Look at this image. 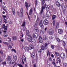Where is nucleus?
Wrapping results in <instances>:
<instances>
[{
	"label": "nucleus",
	"instance_id": "338daca9",
	"mask_svg": "<svg viewBox=\"0 0 67 67\" xmlns=\"http://www.w3.org/2000/svg\"><path fill=\"white\" fill-rule=\"evenodd\" d=\"M66 58H67V50H66Z\"/></svg>",
	"mask_w": 67,
	"mask_h": 67
},
{
	"label": "nucleus",
	"instance_id": "7c9ffc66",
	"mask_svg": "<svg viewBox=\"0 0 67 67\" xmlns=\"http://www.w3.org/2000/svg\"><path fill=\"white\" fill-rule=\"evenodd\" d=\"M31 56L32 57L34 58L35 57V53H32L31 54Z\"/></svg>",
	"mask_w": 67,
	"mask_h": 67
},
{
	"label": "nucleus",
	"instance_id": "f257e3e1",
	"mask_svg": "<svg viewBox=\"0 0 67 67\" xmlns=\"http://www.w3.org/2000/svg\"><path fill=\"white\" fill-rule=\"evenodd\" d=\"M45 1H49V0H42V3L41 4L42 7L41 8V11L40 12V13L39 14L40 15H41V14H42L43 10L44 9H45V8H46V7L47 6L46 4H45L43 6V5H44V3H45Z\"/></svg>",
	"mask_w": 67,
	"mask_h": 67
},
{
	"label": "nucleus",
	"instance_id": "ddd939ff",
	"mask_svg": "<svg viewBox=\"0 0 67 67\" xmlns=\"http://www.w3.org/2000/svg\"><path fill=\"white\" fill-rule=\"evenodd\" d=\"M50 15H51L50 13L49 12H47L46 15V16L47 18H48Z\"/></svg>",
	"mask_w": 67,
	"mask_h": 67
},
{
	"label": "nucleus",
	"instance_id": "a19ab883",
	"mask_svg": "<svg viewBox=\"0 0 67 67\" xmlns=\"http://www.w3.org/2000/svg\"><path fill=\"white\" fill-rule=\"evenodd\" d=\"M4 37H7L8 36V35L7 34H5L4 35Z\"/></svg>",
	"mask_w": 67,
	"mask_h": 67
},
{
	"label": "nucleus",
	"instance_id": "a211bd4d",
	"mask_svg": "<svg viewBox=\"0 0 67 67\" xmlns=\"http://www.w3.org/2000/svg\"><path fill=\"white\" fill-rule=\"evenodd\" d=\"M24 49L26 51H29V50L30 49V48L27 47H26Z\"/></svg>",
	"mask_w": 67,
	"mask_h": 67
},
{
	"label": "nucleus",
	"instance_id": "c85d7f7f",
	"mask_svg": "<svg viewBox=\"0 0 67 67\" xmlns=\"http://www.w3.org/2000/svg\"><path fill=\"white\" fill-rule=\"evenodd\" d=\"M63 46H64V48H65V45H66V43L65 41H63Z\"/></svg>",
	"mask_w": 67,
	"mask_h": 67
},
{
	"label": "nucleus",
	"instance_id": "37998d69",
	"mask_svg": "<svg viewBox=\"0 0 67 67\" xmlns=\"http://www.w3.org/2000/svg\"><path fill=\"white\" fill-rule=\"evenodd\" d=\"M2 64H3V65H6V62H2Z\"/></svg>",
	"mask_w": 67,
	"mask_h": 67
},
{
	"label": "nucleus",
	"instance_id": "6ab92c4d",
	"mask_svg": "<svg viewBox=\"0 0 67 67\" xmlns=\"http://www.w3.org/2000/svg\"><path fill=\"white\" fill-rule=\"evenodd\" d=\"M39 25L41 27H42L43 26V21H40L39 23Z\"/></svg>",
	"mask_w": 67,
	"mask_h": 67
},
{
	"label": "nucleus",
	"instance_id": "bb28decb",
	"mask_svg": "<svg viewBox=\"0 0 67 67\" xmlns=\"http://www.w3.org/2000/svg\"><path fill=\"white\" fill-rule=\"evenodd\" d=\"M55 26L56 28L57 29H58V27H59V23H57Z\"/></svg>",
	"mask_w": 67,
	"mask_h": 67
},
{
	"label": "nucleus",
	"instance_id": "6e6552de",
	"mask_svg": "<svg viewBox=\"0 0 67 67\" xmlns=\"http://www.w3.org/2000/svg\"><path fill=\"white\" fill-rule=\"evenodd\" d=\"M58 33L59 34H62L63 33V30L62 29H59L58 30Z\"/></svg>",
	"mask_w": 67,
	"mask_h": 67
},
{
	"label": "nucleus",
	"instance_id": "680f3d73",
	"mask_svg": "<svg viewBox=\"0 0 67 67\" xmlns=\"http://www.w3.org/2000/svg\"><path fill=\"white\" fill-rule=\"evenodd\" d=\"M3 43L4 44H8V43L7 42H3Z\"/></svg>",
	"mask_w": 67,
	"mask_h": 67
},
{
	"label": "nucleus",
	"instance_id": "58836bf2",
	"mask_svg": "<svg viewBox=\"0 0 67 67\" xmlns=\"http://www.w3.org/2000/svg\"><path fill=\"white\" fill-rule=\"evenodd\" d=\"M53 26H55V21L54 20L53 21Z\"/></svg>",
	"mask_w": 67,
	"mask_h": 67
},
{
	"label": "nucleus",
	"instance_id": "b1692460",
	"mask_svg": "<svg viewBox=\"0 0 67 67\" xmlns=\"http://www.w3.org/2000/svg\"><path fill=\"white\" fill-rule=\"evenodd\" d=\"M12 39L14 41L15 40H17V38L15 36H13L12 37Z\"/></svg>",
	"mask_w": 67,
	"mask_h": 67
},
{
	"label": "nucleus",
	"instance_id": "20e7f679",
	"mask_svg": "<svg viewBox=\"0 0 67 67\" xmlns=\"http://www.w3.org/2000/svg\"><path fill=\"white\" fill-rule=\"evenodd\" d=\"M62 59H64L66 58V54L65 53H64L63 52L60 55Z\"/></svg>",
	"mask_w": 67,
	"mask_h": 67
},
{
	"label": "nucleus",
	"instance_id": "ea45409f",
	"mask_svg": "<svg viewBox=\"0 0 67 67\" xmlns=\"http://www.w3.org/2000/svg\"><path fill=\"white\" fill-rule=\"evenodd\" d=\"M10 63H12V64H14V60H12L10 61Z\"/></svg>",
	"mask_w": 67,
	"mask_h": 67
},
{
	"label": "nucleus",
	"instance_id": "13d9d810",
	"mask_svg": "<svg viewBox=\"0 0 67 67\" xmlns=\"http://www.w3.org/2000/svg\"><path fill=\"white\" fill-rule=\"evenodd\" d=\"M58 61L60 64V63H61V60H60V59L59 60H58Z\"/></svg>",
	"mask_w": 67,
	"mask_h": 67
},
{
	"label": "nucleus",
	"instance_id": "412c9836",
	"mask_svg": "<svg viewBox=\"0 0 67 67\" xmlns=\"http://www.w3.org/2000/svg\"><path fill=\"white\" fill-rule=\"evenodd\" d=\"M55 18H57L56 15H53L52 16V20H54L55 19Z\"/></svg>",
	"mask_w": 67,
	"mask_h": 67
},
{
	"label": "nucleus",
	"instance_id": "3c124183",
	"mask_svg": "<svg viewBox=\"0 0 67 67\" xmlns=\"http://www.w3.org/2000/svg\"><path fill=\"white\" fill-rule=\"evenodd\" d=\"M8 48H12V46L11 45H9L8 46Z\"/></svg>",
	"mask_w": 67,
	"mask_h": 67
},
{
	"label": "nucleus",
	"instance_id": "cd10ccee",
	"mask_svg": "<svg viewBox=\"0 0 67 67\" xmlns=\"http://www.w3.org/2000/svg\"><path fill=\"white\" fill-rule=\"evenodd\" d=\"M31 42L32 43H35L36 42V40L35 39H34L33 40H31Z\"/></svg>",
	"mask_w": 67,
	"mask_h": 67
},
{
	"label": "nucleus",
	"instance_id": "de8ad7c7",
	"mask_svg": "<svg viewBox=\"0 0 67 67\" xmlns=\"http://www.w3.org/2000/svg\"><path fill=\"white\" fill-rule=\"evenodd\" d=\"M4 22H5V23H7V19H5V18H4Z\"/></svg>",
	"mask_w": 67,
	"mask_h": 67
},
{
	"label": "nucleus",
	"instance_id": "603ef678",
	"mask_svg": "<svg viewBox=\"0 0 67 67\" xmlns=\"http://www.w3.org/2000/svg\"><path fill=\"white\" fill-rule=\"evenodd\" d=\"M41 32H42L43 34H44V31H43V30H41Z\"/></svg>",
	"mask_w": 67,
	"mask_h": 67
},
{
	"label": "nucleus",
	"instance_id": "f704fd0d",
	"mask_svg": "<svg viewBox=\"0 0 67 67\" xmlns=\"http://www.w3.org/2000/svg\"><path fill=\"white\" fill-rule=\"evenodd\" d=\"M20 15L21 18H22L23 17V13H20Z\"/></svg>",
	"mask_w": 67,
	"mask_h": 67
},
{
	"label": "nucleus",
	"instance_id": "09e8293b",
	"mask_svg": "<svg viewBox=\"0 0 67 67\" xmlns=\"http://www.w3.org/2000/svg\"><path fill=\"white\" fill-rule=\"evenodd\" d=\"M52 64H53V65H54V66H55H55H56V63L55 62H52Z\"/></svg>",
	"mask_w": 67,
	"mask_h": 67
},
{
	"label": "nucleus",
	"instance_id": "39448f33",
	"mask_svg": "<svg viewBox=\"0 0 67 67\" xmlns=\"http://www.w3.org/2000/svg\"><path fill=\"white\" fill-rule=\"evenodd\" d=\"M48 33L50 35H53L54 34V30L51 29L49 30Z\"/></svg>",
	"mask_w": 67,
	"mask_h": 67
},
{
	"label": "nucleus",
	"instance_id": "473e14b6",
	"mask_svg": "<svg viewBox=\"0 0 67 67\" xmlns=\"http://www.w3.org/2000/svg\"><path fill=\"white\" fill-rule=\"evenodd\" d=\"M47 39V37L45 35L43 36V39L44 40H46Z\"/></svg>",
	"mask_w": 67,
	"mask_h": 67
},
{
	"label": "nucleus",
	"instance_id": "4c0bfd02",
	"mask_svg": "<svg viewBox=\"0 0 67 67\" xmlns=\"http://www.w3.org/2000/svg\"><path fill=\"white\" fill-rule=\"evenodd\" d=\"M48 59L50 61H52V57H49V58H48Z\"/></svg>",
	"mask_w": 67,
	"mask_h": 67
},
{
	"label": "nucleus",
	"instance_id": "f03ea898",
	"mask_svg": "<svg viewBox=\"0 0 67 67\" xmlns=\"http://www.w3.org/2000/svg\"><path fill=\"white\" fill-rule=\"evenodd\" d=\"M47 45H48V44L47 43H45L44 44H43L41 47V49H38V53L40 52L41 53L42 51H44L45 49H46L47 48Z\"/></svg>",
	"mask_w": 67,
	"mask_h": 67
},
{
	"label": "nucleus",
	"instance_id": "6e6d98bb",
	"mask_svg": "<svg viewBox=\"0 0 67 67\" xmlns=\"http://www.w3.org/2000/svg\"><path fill=\"white\" fill-rule=\"evenodd\" d=\"M0 53L1 54H3V52L2 51H0Z\"/></svg>",
	"mask_w": 67,
	"mask_h": 67
},
{
	"label": "nucleus",
	"instance_id": "e2e57ef3",
	"mask_svg": "<svg viewBox=\"0 0 67 67\" xmlns=\"http://www.w3.org/2000/svg\"><path fill=\"white\" fill-rule=\"evenodd\" d=\"M0 22H2V18H0Z\"/></svg>",
	"mask_w": 67,
	"mask_h": 67
},
{
	"label": "nucleus",
	"instance_id": "4d7b16f0",
	"mask_svg": "<svg viewBox=\"0 0 67 67\" xmlns=\"http://www.w3.org/2000/svg\"><path fill=\"white\" fill-rule=\"evenodd\" d=\"M21 59L23 64H24V62L23 60V59H22V58Z\"/></svg>",
	"mask_w": 67,
	"mask_h": 67
},
{
	"label": "nucleus",
	"instance_id": "393cba45",
	"mask_svg": "<svg viewBox=\"0 0 67 67\" xmlns=\"http://www.w3.org/2000/svg\"><path fill=\"white\" fill-rule=\"evenodd\" d=\"M49 9H50V6H48L46 8V11H49Z\"/></svg>",
	"mask_w": 67,
	"mask_h": 67
},
{
	"label": "nucleus",
	"instance_id": "2eb2a0df",
	"mask_svg": "<svg viewBox=\"0 0 67 67\" xmlns=\"http://www.w3.org/2000/svg\"><path fill=\"white\" fill-rule=\"evenodd\" d=\"M34 31L36 32H38L39 31V29L38 27H36L34 29Z\"/></svg>",
	"mask_w": 67,
	"mask_h": 67
},
{
	"label": "nucleus",
	"instance_id": "2f4dec72",
	"mask_svg": "<svg viewBox=\"0 0 67 67\" xmlns=\"http://www.w3.org/2000/svg\"><path fill=\"white\" fill-rule=\"evenodd\" d=\"M25 21H24L23 23L22 24L21 26L23 27L24 26H25Z\"/></svg>",
	"mask_w": 67,
	"mask_h": 67
},
{
	"label": "nucleus",
	"instance_id": "aec40b11",
	"mask_svg": "<svg viewBox=\"0 0 67 67\" xmlns=\"http://www.w3.org/2000/svg\"><path fill=\"white\" fill-rule=\"evenodd\" d=\"M12 10L14 15H15V9H14V8H13L12 9Z\"/></svg>",
	"mask_w": 67,
	"mask_h": 67
},
{
	"label": "nucleus",
	"instance_id": "49530a36",
	"mask_svg": "<svg viewBox=\"0 0 67 67\" xmlns=\"http://www.w3.org/2000/svg\"><path fill=\"white\" fill-rule=\"evenodd\" d=\"M51 47L52 48V49H54V46L53 45H51Z\"/></svg>",
	"mask_w": 67,
	"mask_h": 67
},
{
	"label": "nucleus",
	"instance_id": "423d86ee",
	"mask_svg": "<svg viewBox=\"0 0 67 67\" xmlns=\"http://www.w3.org/2000/svg\"><path fill=\"white\" fill-rule=\"evenodd\" d=\"M43 24L45 25H47L48 24V21L47 19H45L43 21Z\"/></svg>",
	"mask_w": 67,
	"mask_h": 67
},
{
	"label": "nucleus",
	"instance_id": "0eeeda50",
	"mask_svg": "<svg viewBox=\"0 0 67 67\" xmlns=\"http://www.w3.org/2000/svg\"><path fill=\"white\" fill-rule=\"evenodd\" d=\"M7 61H8V62H9V61H10L11 60L12 57L8 55H7Z\"/></svg>",
	"mask_w": 67,
	"mask_h": 67
},
{
	"label": "nucleus",
	"instance_id": "c9c22d12",
	"mask_svg": "<svg viewBox=\"0 0 67 67\" xmlns=\"http://www.w3.org/2000/svg\"><path fill=\"white\" fill-rule=\"evenodd\" d=\"M23 8H21V9L20 10V13H23Z\"/></svg>",
	"mask_w": 67,
	"mask_h": 67
},
{
	"label": "nucleus",
	"instance_id": "e433bc0d",
	"mask_svg": "<svg viewBox=\"0 0 67 67\" xmlns=\"http://www.w3.org/2000/svg\"><path fill=\"white\" fill-rule=\"evenodd\" d=\"M26 28V27H23V31L24 32H25V31H26V30L25 29Z\"/></svg>",
	"mask_w": 67,
	"mask_h": 67
},
{
	"label": "nucleus",
	"instance_id": "4468645a",
	"mask_svg": "<svg viewBox=\"0 0 67 67\" xmlns=\"http://www.w3.org/2000/svg\"><path fill=\"white\" fill-rule=\"evenodd\" d=\"M56 4L57 5L58 7H60V4L58 1L56 2Z\"/></svg>",
	"mask_w": 67,
	"mask_h": 67
},
{
	"label": "nucleus",
	"instance_id": "9d476101",
	"mask_svg": "<svg viewBox=\"0 0 67 67\" xmlns=\"http://www.w3.org/2000/svg\"><path fill=\"white\" fill-rule=\"evenodd\" d=\"M28 40L29 42H31L32 41V36L30 35H29L28 36Z\"/></svg>",
	"mask_w": 67,
	"mask_h": 67
},
{
	"label": "nucleus",
	"instance_id": "5fc2aeb1",
	"mask_svg": "<svg viewBox=\"0 0 67 67\" xmlns=\"http://www.w3.org/2000/svg\"><path fill=\"white\" fill-rule=\"evenodd\" d=\"M3 10H4V11H5V12H6V13H7V12H8L7 10L5 9L4 8H3Z\"/></svg>",
	"mask_w": 67,
	"mask_h": 67
},
{
	"label": "nucleus",
	"instance_id": "8fccbe9b",
	"mask_svg": "<svg viewBox=\"0 0 67 67\" xmlns=\"http://www.w3.org/2000/svg\"><path fill=\"white\" fill-rule=\"evenodd\" d=\"M3 18L4 19H5L4 18H6V16L5 15H3Z\"/></svg>",
	"mask_w": 67,
	"mask_h": 67
},
{
	"label": "nucleus",
	"instance_id": "7ed1b4c3",
	"mask_svg": "<svg viewBox=\"0 0 67 67\" xmlns=\"http://www.w3.org/2000/svg\"><path fill=\"white\" fill-rule=\"evenodd\" d=\"M61 8L63 11V12L65 13V10H66V8L65 6V5L63 4L62 5Z\"/></svg>",
	"mask_w": 67,
	"mask_h": 67
},
{
	"label": "nucleus",
	"instance_id": "72a5a7b5",
	"mask_svg": "<svg viewBox=\"0 0 67 67\" xmlns=\"http://www.w3.org/2000/svg\"><path fill=\"white\" fill-rule=\"evenodd\" d=\"M30 33V32H29V30H27L26 31V35H28Z\"/></svg>",
	"mask_w": 67,
	"mask_h": 67
},
{
	"label": "nucleus",
	"instance_id": "774afa93",
	"mask_svg": "<svg viewBox=\"0 0 67 67\" xmlns=\"http://www.w3.org/2000/svg\"><path fill=\"white\" fill-rule=\"evenodd\" d=\"M21 42H23V41H24V39H21Z\"/></svg>",
	"mask_w": 67,
	"mask_h": 67
},
{
	"label": "nucleus",
	"instance_id": "052dcab7",
	"mask_svg": "<svg viewBox=\"0 0 67 67\" xmlns=\"http://www.w3.org/2000/svg\"><path fill=\"white\" fill-rule=\"evenodd\" d=\"M20 32H21V29H19L18 30Z\"/></svg>",
	"mask_w": 67,
	"mask_h": 67
},
{
	"label": "nucleus",
	"instance_id": "69168bd1",
	"mask_svg": "<svg viewBox=\"0 0 67 67\" xmlns=\"http://www.w3.org/2000/svg\"><path fill=\"white\" fill-rule=\"evenodd\" d=\"M0 62L1 63H2V60H1V59L0 58Z\"/></svg>",
	"mask_w": 67,
	"mask_h": 67
},
{
	"label": "nucleus",
	"instance_id": "1a4fd4ad",
	"mask_svg": "<svg viewBox=\"0 0 67 67\" xmlns=\"http://www.w3.org/2000/svg\"><path fill=\"white\" fill-rule=\"evenodd\" d=\"M33 37H34L35 38H37V37L38 36V34L35 33V34H33Z\"/></svg>",
	"mask_w": 67,
	"mask_h": 67
},
{
	"label": "nucleus",
	"instance_id": "5701e85b",
	"mask_svg": "<svg viewBox=\"0 0 67 67\" xmlns=\"http://www.w3.org/2000/svg\"><path fill=\"white\" fill-rule=\"evenodd\" d=\"M13 58L15 60H16V59H17V56L15 55H14L13 56Z\"/></svg>",
	"mask_w": 67,
	"mask_h": 67
},
{
	"label": "nucleus",
	"instance_id": "f3484780",
	"mask_svg": "<svg viewBox=\"0 0 67 67\" xmlns=\"http://www.w3.org/2000/svg\"><path fill=\"white\" fill-rule=\"evenodd\" d=\"M33 13V9H31L30 10L29 12V15H32V14Z\"/></svg>",
	"mask_w": 67,
	"mask_h": 67
},
{
	"label": "nucleus",
	"instance_id": "c03bdc74",
	"mask_svg": "<svg viewBox=\"0 0 67 67\" xmlns=\"http://www.w3.org/2000/svg\"><path fill=\"white\" fill-rule=\"evenodd\" d=\"M56 39L58 42H60V39L58 38H57Z\"/></svg>",
	"mask_w": 67,
	"mask_h": 67
},
{
	"label": "nucleus",
	"instance_id": "f8f14e48",
	"mask_svg": "<svg viewBox=\"0 0 67 67\" xmlns=\"http://www.w3.org/2000/svg\"><path fill=\"white\" fill-rule=\"evenodd\" d=\"M29 48V49H33L34 48V47L33 45L30 44Z\"/></svg>",
	"mask_w": 67,
	"mask_h": 67
},
{
	"label": "nucleus",
	"instance_id": "79ce46f5",
	"mask_svg": "<svg viewBox=\"0 0 67 67\" xmlns=\"http://www.w3.org/2000/svg\"><path fill=\"white\" fill-rule=\"evenodd\" d=\"M55 53L56 55H57V56H59V53H57L55 52Z\"/></svg>",
	"mask_w": 67,
	"mask_h": 67
},
{
	"label": "nucleus",
	"instance_id": "4be33fe9",
	"mask_svg": "<svg viewBox=\"0 0 67 67\" xmlns=\"http://www.w3.org/2000/svg\"><path fill=\"white\" fill-rule=\"evenodd\" d=\"M25 6L26 7V8H27V7H30V5H29V6L28 5V4H27V2H25Z\"/></svg>",
	"mask_w": 67,
	"mask_h": 67
},
{
	"label": "nucleus",
	"instance_id": "c756f323",
	"mask_svg": "<svg viewBox=\"0 0 67 67\" xmlns=\"http://www.w3.org/2000/svg\"><path fill=\"white\" fill-rule=\"evenodd\" d=\"M23 58L24 59V61H25V62H26V58H25V56H24V55H23Z\"/></svg>",
	"mask_w": 67,
	"mask_h": 67
},
{
	"label": "nucleus",
	"instance_id": "dca6fc26",
	"mask_svg": "<svg viewBox=\"0 0 67 67\" xmlns=\"http://www.w3.org/2000/svg\"><path fill=\"white\" fill-rule=\"evenodd\" d=\"M39 40L40 42V43H42L43 41L42 40V38L41 36H40L39 38Z\"/></svg>",
	"mask_w": 67,
	"mask_h": 67
},
{
	"label": "nucleus",
	"instance_id": "a878e982",
	"mask_svg": "<svg viewBox=\"0 0 67 67\" xmlns=\"http://www.w3.org/2000/svg\"><path fill=\"white\" fill-rule=\"evenodd\" d=\"M63 67H67V63H64L63 64Z\"/></svg>",
	"mask_w": 67,
	"mask_h": 67
},
{
	"label": "nucleus",
	"instance_id": "0e129e2a",
	"mask_svg": "<svg viewBox=\"0 0 67 67\" xmlns=\"http://www.w3.org/2000/svg\"><path fill=\"white\" fill-rule=\"evenodd\" d=\"M51 56V57H54V55H53V54H52Z\"/></svg>",
	"mask_w": 67,
	"mask_h": 67
},
{
	"label": "nucleus",
	"instance_id": "bf43d9fd",
	"mask_svg": "<svg viewBox=\"0 0 67 67\" xmlns=\"http://www.w3.org/2000/svg\"><path fill=\"white\" fill-rule=\"evenodd\" d=\"M47 28L46 27L44 29V31H46V30H47Z\"/></svg>",
	"mask_w": 67,
	"mask_h": 67
},
{
	"label": "nucleus",
	"instance_id": "864d4df0",
	"mask_svg": "<svg viewBox=\"0 0 67 67\" xmlns=\"http://www.w3.org/2000/svg\"><path fill=\"white\" fill-rule=\"evenodd\" d=\"M19 12H17V15H19Z\"/></svg>",
	"mask_w": 67,
	"mask_h": 67
},
{
	"label": "nucleus",
	"instance_id": "a18cd8bd",
	"mask_svg": "<svg viewBox=\"0 0 67 67\" xmlns=\"http://www.w3.org/2000/svg\"><path fill=\"white\" fill-rule=\"evenodd\" d=\"M12 52H14L15 53H16V51L15 49H12Z\"/></svg>",
	"mask_w": 67,
	"mask_h": 67
},
{
	"label": "nucleus",
	"instance_id": "9b49d317",
	"mask_svg": "<svg viewBox=\"0 0 67 67\" xmlns=\"http://www.w3.org/2000/svg\"><path fill=\"white\" fill-rule=\"evenodd\" d=\"M2 27L3 29H4V30H5V31H7V30L8 26H6L5 27V24H3Z\"/></svg>",
	"mask_w": 67,
	"mask_h": 67
}]
</instances>
